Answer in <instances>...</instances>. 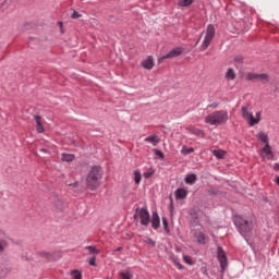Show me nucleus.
<instances>
[{"mask_svg":"<svg viewBox=\"0 0 279 279\" xmlns=\"http://www.w3.org/2000/svg\"><path fill=\"white\" fill-rule=\"evenodd\" d=\"M191 215V226L195 227V226H199V216H197V211L193 210L190 213Z\"/></svg>","mask_w":279,"mask_h":279,"instance_id":"20","label":"nucleus"},{"mask_svg":"<svg viewBox=\"0 0 279 279\" xmlns=\"http://www.w3.org/2000/svg\"><path fill=\"white\" fill-rule=\"evenodd\" d=\"M3 245L0 244V254L3 252Z\"/></svg>","mask_w":279,"mask_h":279,"instance_id":"46","label":"nucleus"},{"mask_svg":"<svg viewBox=\"0 0 279 279\" xmlns=\"http://www.w3.org/2000/svg\"><path fill=\"white\" fill-rule=\"evenodd\" d=\"M274 171H279V162L274 165Z\"/></svg>","mask_w":279,"mask_h":279,"instance_id":"42","label":"nucleus"},{"mask_svg":"<svg viewBox=\"0 0 279 279\" xmlns=\"http://www.w3.org/2000/svg\"><path fill=\"white\" fill-rule=\"evenodd\" d=\"M226 80L228 82L236 80V73L234 72V69L229 68L225 74Z\"/></svg>","mask_w":279,"mask_h":279,"instance_id":"15","label":"nucleus"},{"mask_svg":"<svg viewBox=\"0 0 279 279\" xmlns=\"http://www.w3.org/2000/svg\"><path fill=\"white\" fill-rule=\"evenodd\" d=\"M276 184L279 186V175L275 179Z\"/></svg>","mask_w":279,"mask_h":279,"instance_id":"44","label":"nucleus"},{"mask_svg":"<svg viewBox=\"0 0 279 279\" xmlns=\"http://www.w3.org/2000/svg\"><path fill=\"white\" fill-rule=\"evenodd\" d=\"M202 40V37H199L195 44V47H197V45H199V41Z\"/></svg>","mask_w":279,"mask_h":279,"instance_id":"45","label":"nucleus"},{"mask_svg":"<svg viewBox=\"0 0 279 279\" xmlns=\"http://www.w3.org/2000/svg\"><path fill=\"white\" fill-rule=\"evenodd\" d=\"M192 133L195 134L196 136H204V131L199 129H193Z\"/></svg>","mask_w":279,"mask_h":279,"instance_id":"35","label":"nucleus"},{"mask_svg":"<svg viewBox=\"0 0 279 279\" xmlns=\"http://www.w3.org/2000/svg\"><path fill=\"white\" fill-rule=\"evenodd\" d=\"M142 66L147 71H151V69H154V59L151 57H148L142 62Z\"/></svg>","mask_w":279,"mask_h":279,"instance_id":"13","label":"nucleus"},{"mask_svg":"<svg viewBox=\"0 0 279 279\" xmlns=\"http://www.w3.org/2000/svg\"><path fill=\"white\" fill-rule=\"evenodd\" d=\"M144 178H151V175H154V170H149V171H147V172H144Z\"/></svg>","mask_w":279,"mask_h":279,"instance_id":"39","label":"nucleus"},{"mask_svg":"<svg viewBox=\"0 0 279 279\" xmlns=\"http://www.w3.org/2000/svg\"><path fill=\"white\" fill-rule=\"evenodd\" d=\"M71 19H82V14H80L77 11H73Z\"/></svg>","mask_w":279,"mask_h":279,"instance_id":"37","label":"nucleus"},{"mask_svg":"<svg viewBox=\"0 0 279 279\" xmlns=\"http://www.w3.org/2000/svg\"><path fill=\"white\" fill-rule=\"evenodd\" d=\"M71 276L73 277V279H82V271L74 269L71 271Z\"/></svg>","mask_w":279,"mask_h":279,"instance_id":"30","label":"nucleus"},{"mask_svg":"<svg viewBox=\"0 0 279 279\" xmlns=\"http://www.w3.org/2000/svg\"><path fill=\"white\" fill-rule=\"evenodd\" d=\"M155 156H158V158H165V154H162V150L154 149Z\"/></svg>","mask_w":279,"mask_h":279,"instance_id":"36","label":"nucleus"},{"mask_svg":"<svg viewBox=\"0 0 279 279\" xmlns=\"http://www.w3.org/2000/svg\"><path fill=\"white\" fill-rule=\"evenodd\" d=\"M120 279H132L134 278V275L132 274V270L125 269L119 272Z\"/></svg>","mask_w":279,"mask_h":279,"instance_id":"21","label":"nucleus"},{"mask_svg":"<svg viewBox=\"0 0 279 279\" xmlns=\"http://www.w3.org/2000/svg\"><path fill=\"white\" fill-rule=\"evenodd\" d=\"M208 108H219V102H213L208 105Z\"/></svg>","mask_w":279,"mask_h":279,"instance_id":"41","label":"nucleus"},{"mask_svg":"<svg viewBox=\"0 0 279 279\" xmlns=\"http://www.w3.org/2000/svg\"><path fill=\"white\" fill-rule=\"evenodd\" d=\"M145 243H147L148 245H151L153 247H156V242L151 240V238H147Z\"/></svg>","mask_w":279,"mask_h":279,"instance_id":"38","label":"nucleus"},{"mask_svg":"<svg viewBox=\"0 0 279 279\" xmlns=\"http://www.w3.org/2000/svg\"><path fill=\"white\" fill-rule=\"evenodd\" d=\"M61 160L63 162H73L75 160V155L64 153L61 155Z\"/></svg>","mask_w":279,"mask_h":279,"instance_id":"22","label":"nucleus"},{"mask_svg":"<svg viewBox=\"0 0 279 279\" xmlns=\"http://www.w3.org/2000/svg\"><path fill=\"white\" fill-rule=\"evenodd\" d=\"M121 250H122V247H119L117 251H118V252H121Z\"/></svg>","mask_w":279,"mask_h":279,"instance_id":"47","label":"nucleus"},{"mask_svg":"<svg viewBox=\"0 0 279 279\" xmlns=\"http://www.w3.org/2000/svg\"><path fill=\"white\" fill-rule=\"evenodd\" d=\"M184 182L185 184H190V185L195 184L197 182V174L189 173L187 175H185Z\"/></svg>","mask_w":279,"mask_h":279,"instance_id":"14","label":"nucleus"},{"mask_svg":"<svg viewBox=\"0 0 279 279\" xmlns=\"http://www.w3.org/2000/svg\"><path fill=\"white\" fill-rule=\"evenodd\" d=\"M174 195H175L177 199H185V197H186V195H189V193L184 189H178L174 192Z\"/></svg>","mask_w":279,"mask_h":279,"instance_id":"19","label":"nucleus"},{"mask_svg":"<svg viewBox=\"0 0 279 279\" xmlns=\"http://www.w3.org/2000/svg\"><path fill=\"white\" fill-rule=\"evenodd\" d=\"M150 223L154 230H158V228H160V216L158 215V211L153 213Z\"/></svg>","mask_w":279,"mask_h":279,"instance_id":"10","label":"nucleus"},{"mask_svg":"<svg viewBox=\"0 0 279 279\" xmlns=\"http://www.w3.org/2000/svg\"><path fill=\"white\" fill-rule=\"evenodd\" d=\"M241 114L244 121H247L250 128H253V125H256L260 123V113H256L257 118H254V114L250 112V107L244 106L241 108Z\"/></svg>","mask_w":279,"mask_h":279,"instance_id":"4","label":"nucleus"},{"mask_svg":"<svg viewBox=\"0 0 279 279\" xmlns=\"http://www.w3.org/2000/svg\"><path fill=\"white\" fill-rule=\"evenodd\" d=\"M215 34H216L215 25L209 24L205 32V37L201 46V51H206L210 47V44L215 38Z\"/></svg>","mask_w":279,"mask_h":279,"instance_id":"5","label":"nucleus"},{"mask_svg":"<svg viewBox=\"0 0 279 279\" xmlns=\"http://www.w3.org/2000/svg\"><path fill=\"white\" fill-rule=\"evenodd\" d=\"M205 123L209 125H226L228 123V111L218 110L205 117Z\"/></svg>","mask_w":279,"mask_h":279,"instance_id":"3","label":"nucleus"},{"mask_svg":"<svg viewBox=\"0 0 279 279\" xmlns=\"http://www.w3.org/2000/svg\"><path fill=\"white\" fill-rule=\"evenodd\" d=\"M174 265L177 269H180V270L184 269V265H182L180 262H174Z\"/></svg>","mask_w":279,"mask_h":279,"instance_id":"40","label":"nucleus"},{"mask_svg":"<svg viewBox=\"0 0 279 279\" xmlns=\"http://www.w3.org/2000/svg\"><path fill=\"white\" fill-rule=\"evenodd\" d=\"M96 260H97V257L95 256H92L87 259L88 265H90L92 267H97Z\"/></svg>","mask_w":279,"mask_h":279,"instance_id":"33","label":"nucleus"},{"mask_svg":"<svg viewBox=\"0 0 279 279\" xmlns=\"http://www.w3.org/2000/svg\"><path fill=\"white\" fill-rule=\"evenodd\" d=\"M217 258L220 264L221 272L225 274L226 269H228V255H226V251H223L221 246L217 247Z\"/></svg>","mask_w":279,"mask_h":279,"instance_id":"7","label":"nucleus"},{"mask_svg":"<svg viewBox=\"0 0 279 279\" xmlns=\"http://www.w3.org/2000/svg\"><path fill=\"white\" fill-rule=\"evenodd\" d=\"M257 81L262 82L263 84H267V82H269V74L267 73L258 74Z\"/></svg>","mask_w":279,"mask_h":279,"instance_id":"25","label":"nucleus"},{"mask_svg":"<svg viewBox=\"0 0 279 279\" xmlns=\"http://www.w3.org/2000/svg\"><path fill=\"white\" fill-rule=\"evenodd\" d=\"M85 250H88L89 254H95L97 256V254H99V250H97V247L95 246H86Z\"/></svg>","mask_w":279,"mask_h":279,"instance_id":"31","label":"nucleus"},{"mask_svg":"<svg viewBox=\"0 0 279 279\" xmlns=\"http://www.w3.org/2000/svg\"><path fill=\"white\" fill-rule=\"evenodd\" d=\"M193 1L194 0H178V5H180V8H189L193 5Z\"/></svg>","mask_w":279,"mask_h":279,"instance_id":"24","label":"nucleus"},{"mask_svg":"<svg viewBox=\"0 0 279 279\" xmlns=\"http://www.w3.org/2000/svg\"><path fill=\"white\" fill-rule=\"evenodd\" d=\"M183 262L186 264V265H193V258H191V256H187L185 254H183Z\"/></svg>","mask_w":279,"mask_h":279,"instance_id":"32","label":"nucleus"},{"mask_svg":"<svg viewBox=\"0 0 279 279\" xmlns=\"http://www.w3.org/2000/svg\"><path fill=\"white\" fill-rule=\"evenodd\" d=\"M257 138L258 141H260L262 143H264L265 145H269V135H267V133L260 131L257 134Z\"/></svg>","mask_w":279,"mask_h":279,"instance_id":"16","label":"nucleus"},{"mask_svg":"<svg viewBox=\"0 0 279 279\" xmlns=\"http://www.w3.org/2000/svg\"><path fill=\"white\" fill-rule=\"evenodd\" d=\"M196 242L198 245H206V234H204L202 231H198L196 233Z\"/></svg>","mask_w":279,"mask_h":279,"instance_id":"17","label":"nucleus"},{"mask_svg":"<svg viewBox=\"0 0 279 279\" xmlns=\"http://www.w3.org/2000/svg\"><path fill=\"white\" fill-rule=\"evenodd\" d=\"M244 61H245V58L242 54H236L233 58V63L236 69H239V66H242Z\"/></svg>","mask_w":279,"mask_h":279,"instance_id":"18","label":"nucleus"},{"mask_svg":"<svg viewBox=\"0 0 279 279\" xmlns=\"http://www.w3.org/2000/svg\"><path fill=\"white\" fill-rule=\"evenodd\" d=\"M233 223L241 236H247V234L254 230V222L252 220L245 219L241 215L234 216Z\"/></svg>","mask_w":279,"mask_h":279,"instance_id":"2","label":"nucleus"},{"mask_svg":"<svg viewBox=\"0 0 279 279\" xmlns=\"http://www.w3.org/2000/svg\"><path fill=\"white\" fill-rule=\"evenodd\" d=\"M104 178V168L100 166H93L86 177V186L89 191H97L101 186V179Z\"/></svg>","mask_w":279,"mask_h":279,"instance_id":"1","label":"nucleus"},{"mask_svg":"<svg viewBox=\"0 0 279 279\" xmlns=\"http://www.w3.org/2000/svg\"><path fill=\"white\" fill-rule=\"evenodd\" d=\"M193 151H195L193 147L183 146L181 149V154H183L184 156H189V154H193Z\"/></svg>","mask_w":279,"mask_h":279,"instance_id":"28","label":"nucleus"},{"mask_svg":"<svg viewBox=\"0 0 279 279\" xmlns=\"http://www.w3.org/2000/svg\"><path fill=\"white\" fill-rule=\"evenodd\" d=\"M34 119L36 121V132L38 134H43V132H45V126H43V117L34 116Z\"/></svg>","mask_w":279,"mask_h":279,"instance_id":"11","label":"nucleus"},{"mask_svg":"<svg viewBox=\"0 0 279 279\" xmlns=\"http://www.w3.org/2000/svg\"><path fill=\"white\" fill-rule=\"evenodd\" d=\"M144 141H145V143H150V145L156 147L158 145V143H160V137H158V135H149Z\"/></svg>","mask_w":279,"mask_h":279,"instance_id":"12","label":"nucleus"},{"mask_svg":"<svg viewBox=\"0 0 279 279\" xmlns=\"http://www.w3.org/2000/svg\"><path fill=\"white\" fill-rule=\"evenodd\" d=\"M161 221H162L165 232L169 234L170 230H169V221L167 220V217H162Z\"/></svg>","mask_w":279,"mask_h":279,"instance_id":"29","label":"nucleus"},{"mask_svg":"<svg viewBox=\"0 0 279 279\" xmlns=\"http://www.w3.org/2000/svg\"><path fill=\"white\" fill-rule=\"evenodd\" d=\"M246 80L248 81V82H254V81H258V73H253V72H248L247 74H246Z\"/></svg>","mask_w":279,"mask_h":279,"instance_id":"26","label":"nucleus"},{"mask_svg":"<svg viewBox=\"0 0 279 279\" xmlns=\"http://www.w3.org/2000/svg\"><path fill=\"white\" fill-rule=\"evenodd\" d=\"M141 180H143V174H141V171L135 170L134 171V182H135V184H141Z\"/></svg>","mask_w":279,"mask_h":279,"instance_id":"27","label":"nucleus"},{"mask_svg":"<svg viewBox=\"0 0 279 279\" xmlns=\"http://www.w3.org/2000/svg\"><path fill=\"white\" fill-rule=\"evenodd\" d=\"M260 157L266 158V160H274V150H271V145L267 144L262 148Z\"/></svg>","mask_w":279,"mask_h":279,"instance_id":"9","label":"nucleus"},{"mask_svg":"<svg viewBox=\"0 0 279 279\" xmlns=\"http://www.w3.org/2000/svg\"><path fill=\"white\" fill-rule=\"evenodd\" d=\"M211 153L216 158H218V160H223V158L226 157V151L221 149H214L211 150Z\"/></svg>","mask_w":279,"mask_h":279,"instance_id":"23","label":"nucleus"},{"mask_svg":"<svg viewBox=\"0 0 279 279\" xmlns=\"http://www.w3.org/2000/svg\"><path fill=\"white\" fill-rule=\"evenodd\" d=\"M207 192L209 193V195H219V190L215 187H209Z\"/></svg>","mask_w":279,"mask_h":279,"instance_id":"34","label":"nucleus"},{"mask_svg":"<svg viewBox=\"0 0 279 279\" xmlns=\"http://www.w3.org/2000/svg\"><path fill=\"white\" fill-rule=\"evenodd\" d=\"M136 217L140 218L141 226H149L151 217L149 216V210L147 209V207H137L135 209L134 219H136Z\"/></svg>","mask_w":279,"mask_h":279,"instance_id":"6","label":"nucleus"},{"mask_svg":"<svg viewBox=\"0 0 279 279\" xmlns=\"http://www.w3.org/2000/svg\"><path fill=\"white\" fill-rule=\"evenodd\" d=\"M179 56H182V48H174L170 52L159 58V62H162L163 60H170L171 58H178Z\"/></svg>","mask_w":279,"mask_h":279,"instance_id":"8","label":"nucleus"},{"mask_svg":"<svg viewBox=\"0 0 279 279\" xmlns=\"http://www.w3.org/2000/svg\"><path fill=\"white\" fill-rule=\"evenodd\" d=\"M40 151H43L44 154H48L49 151L47 150V148H40Z\"/></svg>","mask_w":279,"mask_h":279,"instance_id":"43","label":"nucleus"}]
</instances>
